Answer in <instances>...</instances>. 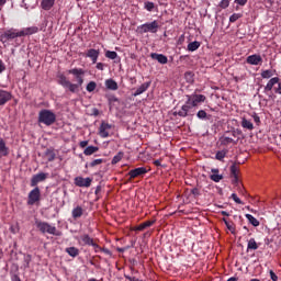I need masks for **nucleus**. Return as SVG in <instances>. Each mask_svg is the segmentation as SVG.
I'll return each instance as SVG.
<instances>
[{"label":"nucleus","instance_id":"obj_1","mask_svg":"<svg viewBox=\"0 0 281 281\" xmlns=\"http://www.w3.org/2000/svg\"><path fill=\"white\" fill-rule=\"evenodd\" d=\"M68 74L75 76L77 83H71V81L67 80L65 75H60L58 77V83L61 85L64 89H68L70 93H78V91H80V87L85 83V78H82L85 70L82 68H74L68 70Z\"/></svg>","mask_w":281,"mask_h":281},{"label":"nucleus","instance_id":"obj_2","mask_svg":"<svg viewBox=\"0 0 281 281\" xmlns=\"http://www.w3.org/2000/svg\"><path fill=\"white\" fill-rule=\"evenodd\" d=\"M37 32V26L26 27L19 32H15L14 30H8L0 34V41L1 43H8V41H14V38H19L21 36H31V34H36Z\"/></svg>","mask_w":281,"mask_h":281},{"label":"nucleus","instance_id":"obj_3","mask_svg":"<svg viewBox=\"0 0 281 281\" xmlns=\"http://www.w3.org/2000/svg\"><path fill=\"white\" fill-rule=\"evenodd\" d=\"M35 225L42 234H52L53 236H60L61 233L60 231L56 229V226H52L47 222H42V221H36Z\"/></svg>","mask_w":281,"mask_h":281},{"label":"nucleus","instance_id":"obj_4","mask_svg":"<svg viewBox=\"0 0 281 281\" xmlns=\"http://www.w3.org/2000/svg\"><path fill=\"white\" fill-rule=\"evenodd\" d=\"M38 122L46 126H52L56 122V114L49 110H42L38 114Z\"/></svg>","mask_w":281,"mask_h":281},{"label":"nucleus","instance_id":"obj_5","mask_svg":"<svg viewBox=\"0 0 281 281\" xmlns=\"http://www.w3.org/2000/svg\"><path fill=\"white\" fill-rule=\"evenodd\" d=\"M137 30L140 34H146L148 32H150L151 34H157L159 30V22H157V20H154L150 23L142 24L137 27Z\"/></svg>","mask_w":281,"mask_h":281},{"label":"nucleus","instance_id":"obj_6","mask_svg":"<svg viewBox=\"0 0 281 281\" xmlns=\"http://www.w3.org/2000/svg\"><path fill=\"white\" fill-rule=\"evenodd\" d=\"M192 109L194 108L187 99L186 104H183L179 111L173 112V115H179V117H188V115H194L192 114Z\"/></svg>","mask_w":281,"mask_h":281},{"label":"nucleus","instance_id":"obj_7","mask_svg":"<svg viewBox=\"0 0 281 281\" xmlns=\"http://www.w3.org/2000/svg\"><path fill=\"white\" fill-rule=\"evenodd\" d=\"M40 202H41V189L38 187H35L29 193L27 205H35V203H40Z\"/></svg>","mask_w":281,"mask_h":281},{"label":"nucleus","instance_id":"obj_8","mask_svg":"<svg viewBox=\"0 0 281 281\" xmlns=\"http://www.w3.org/2000/svg\"><path fill=\"white\" fill-rule=\"evenodd\" d=\"M187 100L190 102L191 106L195 108L201 104V102H205L207 98L204 94H188Z\"/></svg>","mask_w":281,"mask_h":281},{"label":"nucleus","instance_id":"obj_9","mask_svg":"<svg viewBox=\"0 0 281 281\" xmlns=\"http://www.w3.org/2000/svg\"><path fill=\"white\" fill-rule=\"evenodd\" d=\"M148 172V169H146V167H138L135 169H132L128 171V181H133V179H137V177H144V175H146Z\"/></svg>","mask_w":281,"mask_h":281},{"label":"nucleus","instance_id":"obj_10","mask_svg":"<svg viewBox=\"0 0 281 281\" xmlns=\"http://www.w3.org/2000/svg\"><path fill=\"white\" fill-rule=\"evenodd\" d=\"M92 181L93 180L91 178L76 177L75 186H77L78 188H90Z\"/></svg>","mask_w":281,"mask_h":281},{"label":"nucleus","instance_id":"obj_11","mask_svg":"<svg viewBox=\"0 0 281 281\" xmlns=\"http://www.w3.org/2000/svg\"><path fill=\"white\" fill-rule=\"evenodd\" d=\"M80 245H88L89 247H95L98 249V244L88 234L81 235L79 239Z\"/></svg>","mask_w":281,"mask_h":281},{"label":"nucleus","instance_id":"obj_12","mask_svg":"<svg viewBox=\"0 0 281 281\" xmlns=\"http://www.w3.org/2000/svg\"><path fill=\"white\" fill-rule=\"evenodd\" d=\"M45 179H47V173L45 172L34 175L31 179V187L36 188V186H38V183H41L42 181H45Z\"/></svg>","mask_w":281,"mask_h":281},{"label":"nucleus","instance_id":"obj_13","mask_svg":"<svg viewBox=\"0 0 281 281\" xmlns=\"http://www.w3.org/2000/svg\"><path fill=\"white\" fill-rule=\"evenodd\" d=\"M12 100V93L0 89V106L8 104Z\"/></svg>","mask_w":281,"mask_h":281},{"label":"nucleus","instance_id":"obj_14","mask_svg":"<svg viewBox=\"0 0 281 281\" xmlns=\"http://www.w3.org/2000/svg\"><path fill=\"white\" fill-rule=\"evenodd\" d=\"M111 128H112L111 124L102 122L99 127L100 137H103V138L109 137V131H111Z\"/></svg>","mask_w":281,"mask_h":281},{"label":"nucleus","instance_id":"obj_15","mask_svg":"<svg viewBox=\"0 0 281 281\" xmlns=\"http://www.w3.org/2000/svg\"><path fill=\"white\" fill-rule=\"evenodd\" d=\"M86 57L91 58L92 64L95 65V63H98V58L100 57V50L90 48L88 49Z\"/></svg>","mask_w":281,"mask_h":281},{"label":"nucleus","instance_id":"obj_16","mask_svg":"<svg viewBox=\"0 0 281 281\" xmlns=\"http://www.w3.org/2000/svg\"><path fill=\"white\" fill-rule=\"evenodd\" d=\"M246 63L248 65H260V63H262V57L258 54L250 55L247 57Z\"/></svg>","mask_w":281,"mask_h":281},{"label":"nucleus","instance_id":"obj_17","mask_svg":"<svg viewBox=\"0 0 281 281\" xmlns=\"http://www.w3.org/2000/svg\"><path fill=\"white\" fill-rule=\"evenodd\" d=\"M10 155V148L5 145V140L0 138V159Z\"/></svg>","mask_w":281,"mask_h":281},{"label":"nucleus","instance_id":"obj_18","mask_svg":"<svg viewBox=\"0 0 281 281\" xmlns=\"http://www.w3.org/2000/svg\"><path fill=\"white\" fill-rule=\"evenodd\" d=\"M150 57L153 60H158L160 65H167L168 64V57L164 54H157V53H151Z\"/></svg>","mask_w":281,"mask_h":281},{"label":"nucleus","instance_id":"obj_19","mask_svg":"<svg viewBox=\"0 0 281 281\" xmlns=\"http://www.w3.org/2000/svg\"><path fill=\"white\" fill-rule=\"evenodd\" d=\"M278 82H280L279 77L271 78L265 87V92L268 93V91H273V87H276V85H278Z\"/></svg>","mask_w":281,"mask_h":281},{"label":"nucleus","instance_id":"obj_20","mask_svg":"<svg viewBox=\"0 0 281 281\" xmlns=\"http://www.w3.org/2000/svg\"><path fill=\"white\" fill-rule=\"evenodd\" d=\"M220 143L222 146H229V144L236 145V140H234V138H232L231 136H226V135L220 138Z\"/></svg>","mask_w":281,"mask_h":281},{"label":"nucleus","instance_id":"obj_21","mask_svg":"<svg viewBox=\"0 0 281 281\" xmlns=\"http://www.w3.org/2000/svg\"><path fill=\"white\" fill-rule=\"evenodd\" d=\"M72 218L78 220L82 216V214H85V210L82 209V206H77L72 210Z\"/></svg>","mask_w":281,"mask_h":281},{"label":"nucleus","instance_id":"obj_22","mask_svg":"<svg viewBox=\"0 0 281 281\" xmlns=\"http://www.w3.org/2000/svg\"><path fill=\"white\" fill-rule=\"evenodd\" d=\"M56 0H42L41 8L43 10L48 11L50 8H54V3Z\"/></svg>","mask_w":281,"mask_h":281},{"label":"nucleus","instance_id":"obj_23","mask_svg":"<svg viewBox=\"0 0 281 281\" xmlns=\"http://www.w3.org/2000/svg\"><path fill=\"white\" fill-rule=\"evenodd\" d=\"M148 87H150V82H145L140 85L139 88H137L134 92V95H142V93L148 90Z\"/></svg>","mask_w":281,"mask_h":281},{"label":"nucleus","instance_id":"obj_24","mask_svg":"<svg viewBox=\"0 0 281 281\" xmlns=\"http://www.w3.org/2000/svg\"><path fill=\"white\" fill-rule=\"evenodd\" d=\"M105 87L106 89H110L111 91H117V82L113 79L105 80Z\"/></svg>","mask_w":281,"mask_h":281},{"label":"nucleus","instance_id":"obj_25","mask_svg":"<svg viewBox=\"0 0 281 281\" xmlns=\"http://www.w3.org/2000/svg\"><path fill=\"white\" fill-rule=\"evenodd\" d=\"M66 254H68V256H71V258H76L80 255V250L76 247H68L66 248Z\"/></svg>","mask_w":281,"mask_h":281},{"label":"nucleus","instance_id":"obj_26","mask_svg":"<svg viewBox=\"0 0 281 281\" xmlns=\"http://www.w3.org/2000/svg\"><path fill=\"white\" fill-rule=\"evenodd\" d=\"M241 126L247 131H254V123L245 117L241 119Z\"/></svg>","mask_w":281,"mask_h":281},{"label":"nucleus","instance_id":"obj_27","mask_svg":"<svg viewBox=\"0 0 281 281\" xmlns=\"http://www.w3.org/2000/svg\"><path fill=\"white\" fill-rule=\"evenodd\" d=\"M276 75V70L267 69L261 71V78L265 80H269V78H273Z\"/></svg>","mask_w":281,"mask_h":281},{"label":"nucleus","instance_id":"obj_28","mask_svg":"<svg viewBox=\"0 0 281 281\" xmlns=\"http://www.w3.org/2000/svg\"><path fill=\"white\" fill-rule=\"evenodd\" d=\"M47 161H54V159H56V153L54 151V149H46V151L44 153Z\"/></svg>","mask_w":281,"mask_h":281},{"label":"nucleus","instance_id":"obj_29","mask_svg":"<svg viewBox=\"0 0 281 281\" xmlns=\"http://www.w3.org/2000/svg\"><path fill=\"white\" fill-rule=\"evenodd\" d=\"M258 243H256V239L255 238H250L248 240V246H247V251H256V249H258Z\"/></svg>","mask_w":281,"mask_h":281},{"label":"nucleus","instance_id":"obj_30","mask_svg":"<svg viewBox=\"0 0 281 281\" xmlns=\"http://www.w3.org/2000/svg\"><path fill=\"white\" fill-rule=\"evenodd\" d=\"M99 148L95 146H88L85 150H83V155H86L87 157L93 155L94 153H98Z\"/></svg>","mask_w":281,"mask_h":281},{"label":"nucleus","instance_id":"obj_31","mask_svg":"<svg viewBox=\"0 0 281 281\" xmlns=\"http://www.w3.org/2000/svg\"><path fill=\"white\" fill-rule=\"evenodd\" d=\"M240 175V168L236 164L231 166V177L235 178Z\"/></svg>","mask_w":281,"mask_h":281},{"label":"nucleus","instance_id":"obj_32","mask_svg":"<svg viewBox=\"0 0 281 281\" xmlns=\"http://www.w3.org/2000/svg\"><path fill=\"white\" fill-rule=\"evenodd\" d=\"M199 47H201V43L200 42H191L188 45V50L189 52H196V49H199Z\"/></svg>","mask_w":281,"mask_h":281},{"label":"nucleus","instance_id":"obj_33","mask_svg":"<svg viewBox=\"0 0 281 281\" xmlns=\"http://www.w3.org/2000/svg\"><path fill=\"white\" fill-rule=\"evenodd\" d=\"M246 218L252 224L254 227H258V225H260V222L251 214H246Z\"/></svg>","mask_w":281,"mask_h":281},{"label":"nucleus","instance_id":"obj_34","mask_svg":"<svg viewBox=\"0 0 281 281\" xmlns=\"http://www.w3.org/2000/svg\"><path fill=\"white\" fill-rule=\"evenodd\" d=\"M226 156H227V149H223L216 153L215 159H217V161H223V159H225Z\"/></svg>","mask_w":281,"mask_h":281},{"label":"nucleus","instance_id":"obj_35","mask_svg":"<svg viewBox=\"0 0 281 281\" xmlns=\"http://www.w3.org/2000/svg\"><path fill=\"white\" fill-rule=\"evenodd\" d=\"M124 158V153L120 151L117 155H115L112 159V166H115V164H120L122 159Z\"/></svg>","mask_w":281,"mask_h":281},{"label":"nucleus","instance_id":"obj_36","mask_svg":"<svg viewBox=\"0 0 281 281\" xmlns=\"http://www.w3.org/2000/svg\"><path fill=\"white\" fill-rule=\"evenodd\" d=\"M223 222L225 223L227 229H228L232 234H234V233L236 232V227L234 226V223H229V222L227 221V218H225V217L223 218Z\"/></svg>","mask_w":281,"mask_h":281},{"label":"nucleus","instance_id":"obj_37","mask_svg":"<svg viewBox=\"0 0 281 281\" xmlns=\"http://www.w3.org/2000/svg\"><path fill=\"white\" fill-rule=\"evenodd\" d=\"M97 87H98V83H95V81H90V82L87 85L86 89H87V91H88L89 93H91V92L95 91V88H97Z\"/></svg>","mask_w":281,"mask_h":281},{"label":"nucleus","instance_id":"obj_38","mask_svg":"<svg viewBox=\"0 0 281 281\" xmlns=\"http://www.w3.org/2000/svg\"><path fill=\"white\" fill-rule=\"evenodd\" d=\"M105 58H110V60H115V58H117V53L113 50H106Z\"/></svg>","mask_w":281,"mask_h":281},{"label":"nucleus","instance_id":"obj_39","mask_svg":"<svg viewBox=\"0 0 281 281\" xmlns=\"http://www.w3.org/2000/svg\"><path fill=\"white\" fill-rule=\"evenodd\" d=\"M238 19H243V14L240 13H234L229 16V22L231 23H236V21H238Z\"/></svg>","mask_w":281,"mask_h":281},{"label":"nucleus","instance_id":"obj_40","mask_svg":"<svg viewBox=\"0 0 281 281\" xmlns=\"http://www.w3.org/2000/svg\"><path fill=\"white\" fill-rule=\"evenodd\" d=\"M100 164H104V159L102 158L94 159L90 162V168H95V166H100Z\"/></svg>","mask_w":281,"mask_h":281},{"label":"nucleus","instance_id":"obj_41","mask_svg":"<svg viewBox=\"0 0 281 281\" xmlns=\"http://www.w3.org/2000/svg\"><path fill=\"white\" fill-rule=\"evenodd\" d=\"M222 179H223V175H218V173L211 175V180L214 181L215 183H218V181H222Z\"/></svg>","mask_w":281,"mask_h":281},{"label":"nucleus","instance_id":"obj_42","mask_svg":"<svg viewBox=\"0 0 281 281\" xmlns=\"http://www.w3.org/2000/svg\"><path fill=\"white\" fill-rule=\"evenodd\" d=\"M145 9L148 12H153V10H155V2H150V1L145 2Z\"/></svg>","mask_w":281,"mask_h":281},{"label":"nucleus","instance_id":"obj_43","mask_svg":"<svg viewBox=\"0 0 281 281\" xmlns=\"http://www.w3.org/2000/svg\"><path fill=\"white\" fill-rule=\"evenodd\" d=\"M196 117H199V120H206L207 119V112H205L204 110H200L196 113Z\"/></svg>","mask_w":281,"mask_h":281},{"label":"nucleus","instance_id":"obj_44","mask_svg":"<svg viewBox=\"0 0 281 281\" xmlns=\"http://www.w3.org/2000/svg\"><path fill=\"white\" fill-rule=\"evenodd\" d=\"M144 229H146L144 224H139L138 226H134L131 228L132 232H144Z\"/></svg>","mask_w":281,"mask_h":281},{"label":"nucleus","instance_id":"obj_45","mask_svg":"<svg viewBox=\"0 0 281 281\" xmlns=\"http://www.w3.org/2000/svg\"><path fill=\"white\" fill-rule=\"evenodd\" d=\"M106 98H108L109 104H113L115 102H119L117 98L113 94H110Z\"/></svg>","mask_w":281,"mask_h":281},{"label":"nucleus","instance_id":"obj_46","mask_svg":"<svg viewBox=\"0 0 281 281\" xmlns=\"http://www.w3.org/2000/svg\"><path fill=\"white\" fill-rule=\"evenodd\" d=\"M220 8H222L223 10H225V8H229V0H222L220 2Z\"/></svg>","mask_w":281,"mask_h":281},{"label":"nucleus","instance_id":"obj_47","mask_svg":"<svg viewBox=\"0 0 281 281\" xmlns=\"http://www.w3.org/2000/svg\"><path fill=\"white\" fill-rule=\"evenodd\" d=\"M232 199L235 201V203H237L238 205H243V201L240 200V198H238V195L236 193L232 194Z\"/></svg>","mask_w":281,"mask_h":281},{"label":"nucleus","instance_id":"obj_48","mask_svg":"<svg viewBox=\"0 0 281 281\" xmlns=\"http://www.w3.org/2000/svg\"><path fill=\"white\" fill-rule=\"evenodd\" d=\"M153 225H155V220L143 223V227H145V229H147V227H153Z\"/></svg>","mask_w":281,"mask_h":281},{"label":"nucleus","instance_id":"obj_49","mask_svg":"<svg viewBox=\"0 0 281 281\" xmlns=\"http://www.w3.org/2000/svg\"><path fill=\"white\" fill-rule=\"evenodd\" d=\"M278 87L274 88V93L281 95V81L277 82Z\"/></svg>","mask_w":281,"mask_h":281},{"label":"nucleus","instance_id":"obj_50","mask_svg":"<svg viewBox=\"0 0 281 281\" xmlns=\"http://www.w3.org/2000/svg\"><path fill=\"white\" fill-rule=\"evenodd\" d=\"M270 278L272 281H278V274H276V272H273V270H270Z\"/></svg>","mask_w":281,"mask_h":281},{"label":"nucleus","instance_id":"obj_51","mask_svg":"<svg viewBox=\"0 0 281 281\" xmlns=\"http://www.w3.org/2000/svg\"><path fill=\"white\" fill-rule=\"evenodd\" d=\"M247 1L248 0H235V3H237V5H247Z\"/></svg>","mask_w":281,"mask_h":281},{"label":"nucleus","instance_id":"obj_52","mask_svg":"<svg viewBox=\"0 0 281 281\" xmlns=\"http://www.w3.org/2000/svg\"><path fill=\"white\" fill-rule=\"evenodd\" d=\"M3 71H5V64L0 59V74H3Z\"/></svg>","mask_w":281,"mask_h":281},{"label":"nucleus","instance_id":"obj_53","mask_svg":"<svg viewBox=\"0 0 281 281\" xmlns=\"http://www.w3.org/2000/svg\"><path fill=\"white\" fill-rule=\"evenodd\" d=\"M97 69H99V71H104V64L98 63L97 64Z\"/></svg>","mask_w":281,"mask_h":281},{"label":"nucleus","instance_id":"obj_54","mask_svg":"<svg viewBox=\"0 0 281 281\" xmlns=\"http://www.w3.org/2000/svg\"><path fill=\"white\" fill-rule=\"evenodd\" d=\"M88 145H89V142H88V140H82V142H80V144H79V146H80L81 148H87Z\"/></svg>","mask_w":281,"mask_h":281},{"label":"nucleus","instance_id":"obj_55","mask_svg":"<svg viewBox=\"0 0 281 281\" xmlns=\"http://www.w3.org/2000/svg\"><path fill=\"white\" fill-rule=\"evenodd\" d=\"M252 117L257 124H260V116H258V114H254Z\"/></svg>","mask_w":281,"mask_h":281},{"label":"nucleus","instance_id":"obj_56","mask_svg":"<svg viewBox=\"0 0 281 281\" xmlns=\"http://www.w3.org/2000/svg\"><path fill=\"white\" fill-rule=\"evenodd\" d=\"M191 192H192V194H194V196H199V194H200V191L196 188L192 189Z\"/></svg>","mask_w":281,"mask_h":281},{"label":"nucleus","instance_id":"obj_57","mask_svg":"<svg viewBox=\"0 0 281 281\" xmlns=\"http://www.w3.org/2000/svg\"><path fill=\"white\" fill-rule=\"evenodd\" d=\"M7 2H8V0H0V10H1V8H3L4 3H7Z\"/></svg>","mask_w":281,"mask_h":281},{"label":"nucleus","instance_id":"obj_58","mask_svg":"<svg viewBox=\"0 0 281 281\" xmlns=\"http://www.w3.org/2000/svg\"><path fill=\"white\" fill-rule=\"evenodd\" d=\"M221 214L222 216H229V213H227L226 211H222Z\"/></svg>","mask_w":281,"mask_h":281},{"label":"nucleus","instance_id":"obj_59","mask_svg":"<svg viewBox=\"0 0 281 281\" xmlns=\"http://www.w3.org/2000/svg\"><path fill=\"white\" fill-rule=\"evenodd\" d=\"M154 164H155L156 166H161V160H155Z\"/></svg>","mask_w":281,"mask_h":281},{"label":"nucleus","instance_id":"obj_60","mask_svg":"<svg viewBox=\"0 0 281 281\" xmlns=\"http://www.w3.org/2000/svg\"><path fill=\"white\" fill-rule=\"evenodd\" d=\"M211 172H213V175H218V169H211Z\"/></svg>","mask_w":281,"mask_h":281},{"label":"nucleus","instance_id":"obj_61","mask_svg":"<svg viewBox=\"0 0 281 281\" xmlns=\"http://www.w3.org/2000/svg\"><path fill=\"white\" fill-rule=\"evenodd\" d=\"M237 280H238V278L232 277V278H229L227 281H237Z\"/></svg>","mask_w":281,"mask_h":281},{"label":"nucleus","instance_id":"obj_62","mask_svg":"<svg viewBox=\"0 0 281 281\" xmlns=\"http://www.w3.org/2000/svg\"><path fill=\"white\" fill-rule=\"evenodd\" d=\"M233 183H235V184L238 183V176L233 178Z\"/></svg>","mask_w":281,"mask_h":281},{"label":"nucleus","instance_id":"obj_63","mask_svg":"<svg viewBox=\"0 0 281 281\" xmlns=\"http://www.w3.org/2000/svg\"><path fill=\"white\" fill-rule=\"evenodd\" d=\"M126 280H130V281H135V278H131V277H125Z\"/></svg>","mask_w":281,"mask_h":281},{"label":"nucleus","instance_id":"obj_64","mask_svg":"<svg viewBox=\"0 0 281 281\" xmlns=\"http://www.w3.org/2000/svg\"><path fill=\"white\" fill-rule=\"evenodd\" d=\"M89 281H98V280H95V279H89Z\"/></svg>","mask_w":281,"mask_h":281}]
</instances>
